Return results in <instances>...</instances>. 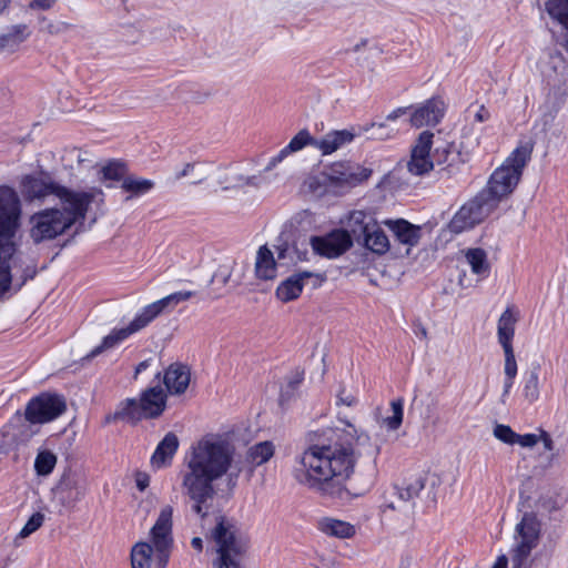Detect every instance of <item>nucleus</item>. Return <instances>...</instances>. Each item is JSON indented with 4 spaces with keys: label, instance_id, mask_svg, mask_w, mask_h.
I'll use <instances>...</instances> for the list:
<instances>
[{
    "label": "nucleus",
    "instance_id": "obj_1",
    "mask_svg": "<svg viewBox=\"0 0 568 568\" xmlns=\"http://www.w3.org/2000/svg\"><path fill=\"white\" fill-rule=\"evenodd\" d=\"M354 445L342 442L312 440L295 457L293 478L301 486L322 496L342 497L353 476L357 459L366 455L375 460L381 448L371 437L347 423Z\"/></svg>",
    "mask_w": 568,
    "mask_h": 568
},
{
    "label": "nucleus",
    "instance_id": "obj_2",
    "mask_svg": "<svg viewBox=\"0 0 568 568\" xmlns=\"http://www.w3.org/2000/svg\"><path fill=\"white\" fill-rule=\"evenodd\" d=\"M235 447L225 437L206 434L191 444L184 456V469L180 473L181 487L192 501V510L201 518L209 515L215 496L214 481L229 476L234 464Z\"/></svg>",
    "mask_w": 568,
    "mask_h": 568
},
{
    "label": "nucleus",
    "instance_id": "obj_3",
    "mask_svg": "<svg viewBox=\"0 0 568 568\" xmlns=\"http://www.w3.org/2000/svg\"><path fill=\"white\" fill-rule=\"evenodd\" d=\"M77 200L60 201L61 209L48 207L30 216V237L34 243L50 241L85 219L91 203L103 201V192L92 187Z\"/></svg>",
    "mask_w": 568,
    "mask_h": 568
},
{
    "label": "nucleus",
    "instance_id": "obj_4",
    "mask_svg": "<svg viewBox=\"0 0 568 568\" xmlns=\"http://www.w3.org/2000/svg\"><path fill=\"white\" fill-rule=\"evenodd\" d=\"M372 172L353 161H336L311 175L305 184L315 196H341L368 180Z\"/></svg>",
    "mask_w": 568,
    "mask_h": 568
},
{
    "label": "nucleus",
    "instance_id": "obj_5",
    "mask_svg": "<svg viewBox=\"0 0 568 568\" xmlns=\"http://www.w3.org/2000/svg\"><path fill=\"white\" fill-rule=\"evenodd\" d=\"M173 507H161L155 524L151 528L149 542H138L131 551L132 568H164L172 545Z\"/></svg>",
    "mask_w": 568,
    "mask_h": 568
},
{
    "label": "nucleus",
    "instance_id": "obj_6",
    "mask_svg": "<svg viewBox=\"0 0 568 568\" xmlns=\"http://www.w3.org/2000/svg\"><path fill=\"white\" fill-rule=\"evenodd\" d=\"M65 410L63 397L42 393L30 399L24 412V419L21 415H16L11 420L0 429V449H4L16 444L22 433L20 427L26 426L24 422L30 424H45L58 418Z\"/></svg>",
    "mask_w": 568,
    "mask_h": 568
},
{
    "label": "nucleus",
    "instance_id": "obj_7",
    "mask_svg": "<svg viewBox=\"0 0 568 568\" xmlns=\"http://www.w3.org/2000/svg\"><path fill=\"white\" fill-rule=\"evenodd\" d=\"M532 148L517 146L490 175L486 187L480 192L497 209L499 202L509 196L520 181L523 170L530 160Z\"/></svg>",
    "mask_w": 568,
    "mask_h": 568
},
{
    "label": "nucleus",
    "instance_id": "obj_8",
    "mask_svg": "<svg viewBox=\"0 0 568 568\" xmlns=\"http://www.w3.org/2000/svg\"><path fill=\"white\" fill-rule=\"evenodd\" d=\"M210 540L216 557L212 561V568H241V556L245 550V544L237 535L236 526L224 517H219L211 530Z\"/></svg>",
    "mask_w": 568,
    "mask_h": 568
},
{
    "label": "nucleus",
    "instance_id": "obj_9",
    "mask_svg": "<svg viewBox=\"0 0 568 568\" xmlns=\"http://www.w3.org/2000/svg\"><path fill=\"white\" fill-rule=\"evenodd\" d=\"M166 407V393L156 385L141 393L139 399L126 398L121 402L115 412V417L138 422L144 418L160 416Z\"/></svg>",
    "mask_w": 568,
    "mask_h": 568
},
{
    "label": "nucleus",
    "instance_id": "obj_10",
    "mask_svg": "<svg viewBox=\"0 0 568 568\" xmlns=\"http://www.w3.org/2000/svg\"><path fill=\"white\" fill-rule=\"evenodd\" d=\"M20 191L27 202H44L50 196H54L59 201H68V199L74 201L75 196L87 192L71 190L44 172L23 175L20 181Z\"/></svg>",
    "mask_w": 568,
    "mask_h": 568
},
{
    "label": "nucleus",
    "instance_id": "obj_11",
    "mask_svg": "<svg viewBox=\"0 0 568 568\" xmlns=\"http://www.w3.org/2000/svg\"><path fill=\"white\" fill-rule=\"evenodd\" d=\"M515 531V544L511 550L513 568H523L539 542L540 523L537 516L526 513L516 525Z\"/></svg>",
    "mask_w": 568,
    "mask_h": 568
},
{
    "label": "nucleus",
    "instance_id": "obj_12",
    "mask_svg": "<svg viewBox=\"0 0 568 568\" xmlns=\"http://www.w3.org/2000/svg\"><path fill=\"white\" fill-rule=\"evenodd\" d=\"M21 201L17 191L8 185L0 186V241L10 243L18 229L21 219ZM14 246V244L11 242Z\"/></svg>",
    "mask_w": 568,
    "mask_h": 568
},
{
    "label": "nucleus",
    "instance_id": "obj_13",
    "mask_svg": "<svg viewBox=\"0 0 568 568\" xmlns=\"http://www.w3.org/2000/svg\"><path fill=\"white\" fill-rule=\"evenodd\" d=\"M349 223L352 226H359L363 237V245L377 255L386 254L390 248V242L382 229V222H377L363 211L351 213Z\"/></svg>",
    "mask_w": 568,
    "mask_h": 568
},
{
    "label": "nucleus",
    "instance_id": "obj_14",
    "mask_svg": "<svg viewBox=\"0 0 568 568\" xmlns=\"http://www.w3.org/2000/svg\"><path fill=\"white\" fill-rule=\"evenodd\" d=\"M496 207L481 193L464 204L449 222L453 233H462L483 222Z\"/></svg>",
    "mask_w": 568,
    "mask_h": 568
},
{
    "label": "nucleus",
    "instance_id": "obj_15",
    "mask_svg": "<svg viewBox=\"0 0 568 568\" xmlns=\"http://www.w3.org/2000/svg\"><path fill=\"white\" fill-rule=\"evenodd\" d=\"M434 134L429 131H424L412 150L410 160L407 163L408 171L414 175H424L433 170L435 161L440 164L446 160L448 150L444 148L442 151L436 149L434 160L430 158V149L433 144Z\"/></svg>",
    "mask_w": 568,
    "mask_h": 568
},
{
    "label": "nucleus",
    "instance_id": "obj_16",
    "mask_svg": "<svg viewBox=\"0 0 568 568\" xmlns=\"http://www.w3.org/2000/svg\"><path fill=\"white\" fill-rule=\"evenodd\" d=\"M87 490L85 476L78 470L68 469L53 489L54 500L64 508L73 507Z\"/></svg>",
    "mask_w": 568,
    "mask_h": 568
},
{
    "label": "nucleus",
    "instance_id": "obj_17",
    "mask_svg": "<svg viewBox=\"0 0 568 568\" xmlns=\"http://www.w3.org/2000/svg\"><path fill=\"white\" fill-rule=\"evenodd\" d=\"M310 244L316 254L334 258L346 252L353 242L347 231L334 230L323 236H312Z\"/></svg>",
    "mask_w": 568,
    "mask_h": 568
},
{
    "label": "nucleus",
    "instance_id": "obj_18",
    "mask_svg": "<svg viewBox=\"0 0 568 568\" xmlns=\"http://www.w3.org/2000/svg\"><path fill=\"white\" fill-rule=\"evenodd\" d=\"M148 324L141 316L140 312L136 313L134 318L123 327H114L106 336H104L99 345L93 347L90 353L84 357L85 359L94 358L103 352L116 347L119 344L128 339L131 335L140 332Z\"/></svg>",
    "mask_w": 568,
    "mask_h": 568
},
{
    "label": "nucleus",
    "instance_id": "obj_19",
    "mask_svg": "<svg viewBox=\"0 0 568 568\" xmlns=\"http://www.w3.org/2000/svg\"><path fill=\"white\" fill-rule=\"evenodd\" d=\"M308 281L313 282V287H318L324 282V276L308 271L295 273L280 283L276 297L284 303L296 300Z\"/></svg>",
    "mask_w": 568,
    "mask_h": 568
},
{
    "label": "nucleus",
    "instance_id": "obj_20",
    "mask_svg": "<svg viewBox=\"0 0 568 568\" xmlns=\"http://www.w3.org/2000/svg\"><path fill=\"white\" fill-rule=\"evenodd\" d=\"M382 224L393 233L399 244L406 246V254H409L422 239V227L405 219H386Z\"/></svg>",
    "mask_w": 568,
    "mask_h": 568
},
{
    "label": "nucleus",
    "instance_id": "obj_21",
    "mask_svg": "<svg viewBox=\"0 0 568 568\" xmlns=\"http://www.w3.org/2000/svg\"><path fill=\"white\" fill-rule=\"evenodd\" d=\"M445 113V103L438 98H432L416 106L409 122L415 128L436 125Z\"/></svg>",
    "mask_w": 568,
    "mask_h": 568
},
{
    "label": "nucleus",
    "instance_id": "obj_22",
    "mask_svg": "<svg viewBox=\"0 0 568 568\" xmlns=\"http://www.w3.org/2000/svg\"><path fill=\"white\" fill-rule=\"evenodd\" d=\"M192 291H179L174 292L163 298H160L146 306H144L140 314L149 325L155 317L162 314L164 311H172L176 305L182 302L190 300L194 296Z\"/></svg>",
    "mask_w": 568,
    "mask_h": 568
},
{
    "label": "nucleus",
    "instance_id": "obj_23",
    "mask_svg": "<svg viewBox=\"0 0 568 568\" xmlns=\"http://www.w3.org/2000/svg\"><path fill=\"white\" fill-rule=\"evenodd\" d=\"M191 381L190 368L181 363L171 364L163 375V383L170 395H181L187 389Z\"/></svg>",
    "mask_w": 568,
    "mask_h": 568
},
{
    "label": "nucleus",
    "instance_id": "obj_24",
    "mask_svg": "<svg viewBox=\"0 0 568 568\" xmlns=\"http://www.w3.org/2000/svg\"><path fill=\"white\" fill-rule=\"evenodd\" d=\"M357 133L352 130H335L326 133L323 138L316 139L314 148L323 155H329L343 146L353 142Z\"/></svg>",
    "mask_w": 568,
    "mask_h": 568
},
{
    "label": "nucleus",
    "instance_id": "obj_25",
    "mask_svg": "<svg viewBox=\"0 0 568 568\" xmlns=\"http://www.w3.org/2000/svg\"><path fill=\"white\" fill-rule=\"evenodd\" d=\"M180 446L178 436L170 432L158 444L154 453L151 456V465L155 469L168 467L172 464Z\"/></svg>",
    "mask_w": 568,
    "mask_h": 568
},
{
    "label": "nucleus",
    "instance_id": "obj_26",
    "mask_svg": "<svg viewBox=\"0 0 568 568\" xmlns=\"http://www.w3.org/2000/svg\"><path fill=\"white\" fill-rule=\"evenodd\" d=\"M255 275L260 280H274L277 275V263L267 245L258 247L255 256Z\"/></svg>",
    "mask_w": 568,
    "mask_h": 568
},
{
    "label": "nucleus",
    "instance_id": "obj_27",
    "mask_svg": "<svg viewBox=\"0 0 568 568\" xmlns=\"http://www.w3.org/2000/svg\"><path fill=\"white\" fill-rule=\"evenodd\" d=\"M518 315L514 307H507L498 320L497 336L503 348H513V338L515 335V325Z\"/></svg>",
    "mask_w": 568,
    "mask_h": 568
},
{
    "label": "nucleus",
    "instance_id": "obj_28",
    "mask_svg": "<svg viewBox=\"0 0 568 568\" xmlns=\"http://www.w3.org/2000/svg\"><path fill=\"white\" fill-rule=\"evenodd\" d=\"M16 248L11 243L0 241V300L4 298L11 288V273L9 261L14 254Z\"/></svg>",
    "mask_w": 568,
    "mask_h": 568
},
{
    "label": "nucleus",
    "instance_id": "obj_29",
    "mask_svg": "<svg viewBox=\"0 0 568 568\" xmlns=\"http://www.w3.org/2000/svg\"><path fill=\"white\" fill-rule=\"evenodd\" d=\"M318 529L323 534L336 538H351L355 535V527L352 524L332 517L321 519Z\"/></svg>",
    "mask_w": 568,
    "mask_h": 568
},
{
    "label": "nucleus",
    "instance_id": "obj_30",
    "mask_svg": "<svg viewBox=\"0 0 568 568\" xmlns=\"http://www.w3.org/2000/svg\"><path fill=\"white\" fill-rule=\"evenodd\" d=\"M2 34L3 48L7 52H14L21 43L30 36L27 24H16L9 27Z\"/></svg>",
    "mask_w": 568,
    "mask_h": 568
},
{
    "label": "nucleus",
    "instance_id": "obj_31",
    "mask_svg": "<svg viewBox=\"0 0 568 568\" xmlns=\"http://www.w3.org/2000/svg\"><path fill=\"white\" fill-rule=\"evenodd\" d=\"M154 187V182L149 179L136 178V176H126L122 180L121 189L129 193L126 200L132 197H140L142 195L148 194Z\"/></svg>",
    "mask_w": 568,
    "mask_h": 568
},
{
    "label": "nucleus",
    "instance_id": "obj_32",
    "mask_svg": "<svg viewBox=\"0 0 568 568\" xmlns=\"http://www.w3.org/2000/svg\"><path fill=\"white\" fill-rule=\"evenodd\" d=\"M275 453L272 442L265 440L251 446L246 453V460L253 466H261L267 463Z\"/></svg>",
    "mask_w": 568,
    "mask_h": 568
},
{
    "label": "nucleus",
    "instance_id": "obj_33",
    "mask_svg": "<svg viewBox=\"0 0 568 568\" xmlns=\"http://www.w3.org/2000/svg\"><path fill=\"white\" fill-rule=\"evenodd\" d=\"M541 443L545 450L551 452L555 447L551 436L544 429H539L538 433L518 434L516 444L524 448H532L537 444Z\"/></svg>",
    "mask_w": 568,
    "mask_h": 568
},
{
    "label": "nucleus",
    "instance_id": "obj_34",
    "mask_svg": "<svg viewBox=\"0 0 568 568\" xmlns=\"http://www.w3.org/2000/svg\"><path fill=\"white\" fill-rule=\"evenodd\" d=\"M465 258L471 268V272L478 276L487 277L489 274V264L487 254L481 248H468L465 252Z\"/></svg>",
    "mask_w": 568,
    "mask_h": 568
},
{
    "label": "nucleus",
    "instance_id": "obj_35",
    "mask_svg": "<svg viewBox=\"0 0 568 568\" xmlns=\"http://www.w3.org/2000/svg\"><path fill=\"white\" fill-rule=\"evenodd\" d=\"M425 481L426 479L423 476L404 481L400 486L396 487L398 498L403 501H413L425 488Z\"/></svg>",
    "mask_w": 568,
    "mask_h": 568
},
{
    "label": "nucleus",
    "instance_id": "obj_36",
    "mask_svg": "<svg viewBox=\"0 0 568 568\" xmlns=\"http://www.w3.org/2000/svg\"><path fill=\"white\" fill-rule=\"evenodd\" d=\"M546 12L568 33V0H547Z\"/></svg>",
    "mask_w": 568,
    "mask_h": 568
},
{
    "label": "nucleus",
    "instance_id": "obj_37",
    "mask_svg": "<svg viewBox=\"0 0 568 568\" xmlns=\"http://www.w3.org/2000/svg\"><path fill=\"white\" fill-rule=\"evenodd\" d=\"M57 465V456L48 449L40 450L34 459V470L39 476L50 475Z\"/></svg>",
    "mask_w": 568,
    "mask_h": 568
},
{
    "label": "nucleus",
    "instance_id": "obj_38",
    "mask_svg": "<svg viewBox=\"0 0 568 568\" xmlns=\"http://www.w3.org/2000/svg\"><path fill=\"white\" fill-rule=\"evenodd\" d=\"M390 412L392 415L384 417L382 419V424L386 426L388 430H397L402 423L404 417V399L403 398H396L390 402Z\"/></svg>",
    "mask_w": 568,
    "mask_h": 568
},
{
    "label": "nucleus",
    "instance_id": "obj_39",
    "mask_svg": "<svg viewBox=\"0 0 568 568\" xmlns=\"http://www.w3.org/2000/svg\"><path fill=\"white\" fill-rule=\"evenodd\" d=\"M102 180L106 183V186H112L113 182L121 181L124 179L125 165L119 161H110L101 168Z\"/></svg>",
    "mask_w": 568,
    "mask_h": 568
},
{
    "label": "nucleus",
    "instance_id": "obj_40",
    "mask_svg": "<svg viewBox=\"0 0 568 568\" xmlns=\"http://www.w3.org/2000/svg\"><path fill=\"white\" fill-rule=\"evenodd\" d=\"M361 132H363V133L371 132V134H369L371 139L387 140V139L393 138L396 134L397 130L394 128H390L388 125V123H386V122H379V123L373 122L368 125L362 126L359 129V133Z\"/></svg>",
    "mask_w": 568,
    "mask_h": 568
},
{
    "label": "nucleus",
    "instance_id": "obj_41",
    "mask_svg": "<svg viewBox=\"0 0 568 568\" xmlns=\"http://www.w3.org/2000/svg\"><path fill=\"white\" fill-rule=\"evenodd\" d=\"M314 142H316V139L313 138L306 129H304L291 139L287 148L292 151V153H295L303 150L307 145L314 148Z\"/></svg>",
    "mask_w": 568,
    "mask_h": 568
},
{
    "label": "nucleus",
    "instance_id": "obj_42",
    "mask_svg": "<svg viewBox=\"0 0 568 568\" xmlns=\"http://www.w3.org/2000/svg\"><path fill=\"white\" fill-rule=\"evenodd\" d=\"M43 523L44 515L42 513H34L24 524L17 537L21 539L29 537L36 532L43 525Z\"/></svg>",
    "mask_w": 568,
    "mask_h": 568
},
{
    "label": "nucleus",
    "instance_id": "obj_43",
    "mask_svg": "<svg viewBox=\"0 0 568 568\" xmlns=\"http://www.w3.org/2000/svg\"><path fill=\"white\" fill-rule=\"evenodd\" d=\"M494 436L505 443V444H508V445H514L516 444V440H517V433H515L508 425H504V424H497L495 427H494Z\"/></svg>",
    "mask_w": 568,
    "mask_h": 568
},
{
    "label": "nucleus",
    "instance_id": "obj_44",
    "mask_svg": "<svg viewBox=\"0 0 568 568\" xmlns=\"http://www.w3.org/2000/svg\"><path fill=\"white\" fill-rule=\"evenodd\" d=\"M524 395L529 402H535L538 398L539 389L537 374H530V376L525 381Z\"/></svg>",
    "mask_w": 568,
    "mask_h": 568
},
{
    "label": "nucleus",
    "instance_id": "obj_45",
    "mask_svg": "<svg viewBox=\"0 0 568 568\" xmlns=\"http://www.w3.org/2000/svg\"><path fill=\"white\" fill-rule=\"evenodd\" d=\"M505 353V377L516 378L517 375V362L515 358L514 348H503Z\"/></svg>",
    "mask_w": 568,
    "mask_h": 568
},
{
    "label": "nucleus",
    "instance_id": "obj_46",
    "mask_svg": "<svg viewBox=\"0 0 568 568\" xmlns=\"http://www.w3.org/2000/svg\"><path fill=\"white\" fill-rule=\"evenodd\" d=\"M71 28H73V26L64 21H49L43 26V30L53 36L64 33Z\"/></svg>",
    "mask_w": 568,
    "mask_h": 568
},
{
    "label": "nucleus",
    "instance_id": "obj_47",
    "mask_svg": "<svg viewBox=\"0 0 568 568\" xmlns=\"http://www.w3.org/2000/svg\"><path fill=\"white\" fill-rule=\"evenodd\" d=\"M290 154H292V151L288 150L287 145H285L280 152L272 156L268 161V163L265 166V171L273 170L277 164H280L285 158H287Z\"/></svg>",
    "mask_w": 568,
    "mask_h": 568
},
{
    "label": "nucleus",
    "instance_id": "obj_48",
    "mask_svg": "<svg viewBox=\"0 0 568 568\" xmlns=\"http://www.w3.org/2000/svg\"><path fill=\"white\" fill-rule=\"evenodd\" d=\"M357 403V398L352 393H347L346 390H341L336 398L337 405H345L351 407Z\"/></svg>",
    "mask_w": 568,
    "mask_h": 568
},
{
    "label": "nucleus",
    "instance_id": "obj_49",
    "mask_svg": "<svg viewBox=\"0 0 568 568\" xmlns=\"http://www.w3.org/2000/svg\"><path fill=\"white\" fill-rule=\"evenodd\" d=\"M463 139L464 140L462 142V148L465 149L466 152L473 151L479 144L478 138L470 139V138L466 136V134L464 133Z\"/></svg>",
    "mask_w": 568,
    "mask_h": 568
},
{
    "label": "nucleus",
    "instance_id": "obj_50",
    "mask_svg": "<svg viewBox=\"0 0 568 568\" xmlns=\"http://www.w3.org/2000/svg\"><path fill=\"white\" fill-rule=\"evenodd\" d=\"M57 0H32L31 8L47 10L50 9Z\"/></svg>",
    "mask_w": 568,
    "mask_h": 568
},
{
    "label": "nucleus",
    "instance_id": "obj_51",
    "mask_svg": "<svg viewBox=\"0 0 568 568\" xmlns=\"http://www.w3.org/2000/svg\"><path fill=\"white\" fill-rule=\"evenodd\" d=\"M135 483L139 490L143 491L150 485V478L146 474L139 473Z\"/></svg>",
    "mask_w": 568,
    "mask_h": 568
},
{
    "label": "nucleus",
    "instance_id": "obj_52",
    "mask_svg": "<svg viewBox=\"0 0 568 568\" xmlns=\"http://www.w3.org/2000/svg\"><path fill=\"white\" fill-rule=\"evenodd\" d=\"M474 118L475 121L478 123L485 122L489 119V111L484 105H480L476 111Z\"/></svg>",
    "mask_w": 568,
    "mask_h": 568
},
{
    "label": "nucleus",
    "instance_id": "obj_53",
    "mask_svg": "<svg viewBox=\"0 0 568 568\" xmlns=\"http://www.w3.org/2000/svg\"><path fill=\"white\" fill-rule=\"evenodd\" d=\"M194 168H195V163H186L181 171L175 172V179L180 180L182 178L190 175L191 172L194 170Z\"/></svg>",
    "mask_w": 568,
    "mask_h": 568
},
{
    "label": "nucleus",
    "instance_id": "obj_54",
    "mask_svg": "<svg viewBox=\"0 0 568 568\" xmlns=\"http://www.w3.org/2000/svg\"><path fill=\"white\" fill-rule=\"evenodd\" d=\"M407 112V108H398L394 111H392L387 116H386V123L387 122H394L395 120H397L399 116L404 115L405 113Z\"/></svg>",
    "mask_w": 568,
    "mask_h": 568
},
{
    "label": "nucleus",
    "instance_id": "obj_55",
    "mask_svg": "<svg viewBox=\"0 0 568 568\" xmlns=\"http://www.w3.org/2000/svg\"><path fill=\"white\" fill-rule=\"evenodd\" d=\"M151 366V359H145V361H142L141 363H139L134 369V375L133 377L136 379L138 376L146 371L149 367Z\"/></svg>",
    "mask_w": 568,
    "mask_h": 568
},
{
    "label": "nucleus",
    "instance_id": "obj_56",
    "mask_svg": "<svg viewBox=\"0 0 568 568\" xmlns=\"http://www.w3.org/2000/svg\"><path fill=\"white\" fill-rule=\"evenodd\" d=\"M514 383H515V378H510V377H505V381H504V390H503V399L509 395L510 393V389L513 388L514 386Z\"/></svg>",
    "mask_w": 568,
    "mask_h": 568
},
{
    "label": "nucleus",
    "instance_id": "obj_57",
    "mask_svg": "<svg viewBox=\"0 0 568 568\" xmlns=\"http://www.w3.org/2000/svg\"><path fill=\"white\" fill-rule=\"evenodd\" d=\"M287 245L286 244H281V245H277L275 247V253L274 255L276 254V257L277 260H283L286 257V253H287Z\"/></svg>",
    "mask_w": 568,
    "mask_h": 568
},
{
    "label": "nucleus",
    "instance_id": "obj_58",
    "mask_svg": "<svg viewBox=\"0 0 568 568\" xmlns=\"http://www.w3.org/2000/svg\"><path fill=\"white\" fill-rule=\"evenodd\" d=\"M508 559L505 555H501L497 558L493 568H507Z\"/></svg>",
    "mask_w": 568,
    "mask_h": 568
},
{
    "label": "nucleus",
    "instance_id": "obj_59",
    "mask_svg": "<svg viewBox=\"0 0 568 568\" xmlns=\"http://www.w3.org/2000/svg\"><path fill=\"white\" fill-rule=\"evenodd\" d=\"M191 545L194 549H196L199 552L203 550V540L200 537H194L191 540Z\"/></svg>",
    "mask_w": 568,
    "mask_h": 568
},
{
    "label": "nucleus",
    "instance_id": "obj_60",
    "mask_svg": "<svg viewBox=\"0 0 568 568\" xmlns=\"http://www.w3.org/2000/svg\"><path fill=\"white\" fill-rule=\"evenodd\" d=\"M9 0H0V14L8 8Z\"/></svg>",
    "mask_w": 568,
    "mask_h": 568
},
{
    "label": "nucleus",
    "instance_id": "obj_61",
    "mask_svg": "<svg viewBox=\"0 0 568 568\" xmlns=\"http://www.w3.org/2000/svg\"><path fill=\"white\" fill-rule=\"evenodd\" d=\"M243 181H244V179H243L242 176H239V178L236 179V182L234 183V186H235V185H240V184H242V183H243Z\"/></svg>",
    "mask_w": 568,
    "mask_h": 568
},
{
    "label": "nucleus",
    "instance_id": "obj_62",
    "mask_svg": "<svg viewBox=\"0 0 568 568\" xmlns=\"http://www.w3.org/2000/svg\"><path fill=\"white\" fill-rule=\"evenodd\" d=\"M3 51H4V48H3L2 34L0 33V52H3Z\"/></svg>",
    "mask_w": 568,
    "mask_h": 568
},
{
    "label": "nucleus",
    "instance_id": "obj_63",
    "mask_svg": "<svg viewBox=\"0 0 568 568\" xmlns=\"http://www.w3.org/2000/svg\"><path fill=\"white\" fill-rule=\"evenodd\" d=\"M420 334H422L423 336H426V334H427V333H426V329H425V328H422Z\"/></svg>",
    "mask_w": 568,
    "mask_h": 568
}]
</instances>
